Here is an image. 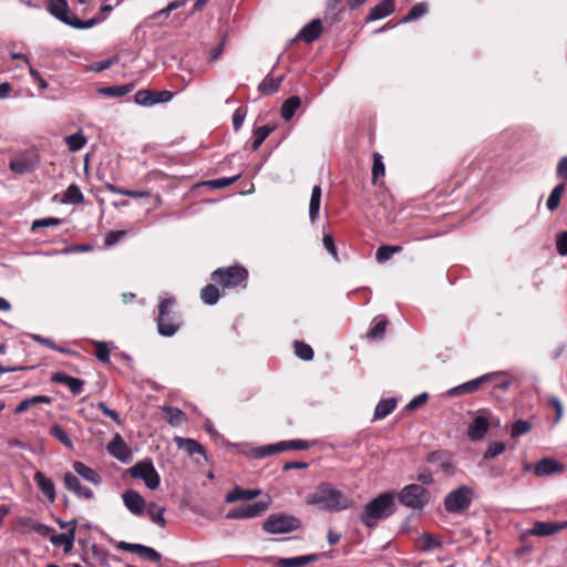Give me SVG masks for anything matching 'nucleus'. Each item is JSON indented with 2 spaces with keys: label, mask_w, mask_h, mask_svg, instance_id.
<instances>
[{
  "label": "nucleus",
  "mask_w": 567,
  "mask_h": 567,
  "mask_svg": "<svg viewBox=\"0 0 567 567\" xmlns=\"http://www.w3.org/2000/svg\"><path fill=\"white\" fill-rule=\"evenodd\" d=\"M307 504L316 505L328 512H341L352 507L353 501L330 484L322 483L308 495Z\"/></svg>",
  "instance_id": "nucleus-1"
},
{
  "label": "nucleus",
  "mask_w": 567,
  "mask_h": 567,
  "mask_svg": "<svg viewBox=\"0 0 567 567\" xmlns=\"http://www.w3.org/2000/svg\"><path fill=\"white\" fill-rule=\"evenodd\" d=\"M394 499V492H385L365 504L360 516L362 524L372 528L377 526L381 519L391 516L395 511Z\"/></svg>",
  "instance_id": "nucleus-2"
},
{
  "label": "nucleus",
  "mask_w": 567,
  "mask_h": 567,
  "mask_svg": "<svg viewBox=\"0 0 567 567\" xmlns=\"http://www.w3.org/2000/svg\"><path fill=\"white\" fill-rule=\"evenodd\" d=\"M175 298H163L158 305L156 318L157 331L163 337H173L182 326L181 316L174 311Z\"/></svg>",
  "instance_id": "nucleus-3"
},
{
  "label": "nucleus",
  "mask_w": 567,
  "mask_h": 567,
  "mask_svg": "<svg viewBox=\"0 0 567 567\" xmlns=\"http://www.w3.org/2000/svg\"><path fill=\"white\" fill-rule=\"evenodd\" d=\"M399 502L405 507L422 511L431 499L430 492L420 484H409L398 494Z\"/></svg>",
  "instance_id": "nucleus-4"
},
{
  "label": "nucleus",
  "mask_w": 567,
  "mask_h": 567,
  "mask_svg": "<svg viewBox=\"0 0 567 567\" xmlns=\"http://www.w3.org/2000/svg\"><path fill=\"white\" fill-rule=\"evenodd\" d=\"M474 492L471 487L462 485L451 491L444 498V507L451 514H462L472 504Z\"/></svg>",
  "instance_id": "nucleus-5"
},
{
  "label": "nucleus",
  "mask_w": 567,
  "mask_h": 567,
  "mask_svg": "<svg viewBox=\"0 0 567 567\" xmlns=\"http://www.w3.org/2000/svg\"><path fill=\"white\" fill-rule=\"evenodd\" d=\"M247 277V269L238 265L218 268L212 274V279L225 289L238 287Z\"/></svg>",
  "instance_id": "nucleus-6"
},
{
  "label": "nucleus",
  "mask_w": 567,
  "mask_h": 567,
  "mask_svg": "<svg viewBox=\"0 0 567 567\" xmlns=\"http://www.w3.org/2000/svg\"><path fill=\"white\" fill-rule=\"evenodd\" d=\"M132 477L142 480L150 489H156L161 484V477L151 458H144L128 468Z\"/></svg>",
  "instance_id": "nucleus-7"
},
{
  "label": "nucleus",
  "mask_w": 567,
  "mask_h": 567,
  "mask_svg": "<svg viewBox=\"0 0 567 567\" xmlns=\"http://www.w3.org/2000/svg\"><path fill=\"white\" fill-rule=\"evenodd\" d=\"M300 527V520L291 515L274 514L262 524L265 532L269 534H285L297 530Z\"/></svg>",
  "instance_id": "nucleus-8"
},
{
  "label": "nucleus",
  "mask_w": 567,
  "mask_h": 567,
  "mask_svg": "<svg viewBox=\"0 0 567 567\" xmlns=\"http://www.w3.org/2000/svg\"><path fill=\"white\" fill-rule=\"evenodd\" d=\"M269 508V502L258 501L254 504H246L231 508L226 518L229 519H248L262 515Z\"/></svg>",
  "instance_id": "nucleus-9"
},
{
  "label": "nucleus",
  "mask_w": 567,
  "mask_h": 567,
  "mask_svg": "<svg viewBox=\"0 0 567 567\" xmlns=\"http://www.w3.org/2000/svg\"><path fill=\"white\" fill-rule=\"evenodd\" d=\"M39 166V157L34 150H28L16 158L11 159L9 167L17 174H28Z\"/></svg>",
  "instance_id": "nucleus-10"
},
{
  "label": "nucleus",
  "mask_w": 567,
  "mask_h": 567,
  "mask_svg": "<svg viewBox=\"0 0 567 567\" xmlns=\"http://www.w3.org/2000/svg\"><path fill=\"white\" fill-rule=\"evenodd\" d=\"M174 94L171 91H151V90H138L134 100L136 104L142 106H152L158 103H166L173 99Z\"/></svg>",
  "instance_id": "nucleus-11"
},
{
  "label": "nucleus",
  "mask_w": 567,
  "mask_h": 567,
  "mask_svg": "<svg viewBox=\"0 0 567 567\" xmlns=\"http://www.w3.org/2000/svg\"><path fill=\"white\" fill-rule=\"evenodd\" d=\"M499 375H502L501 372H493V373H487V374H484L482 377H478L476 379H473L471 381H467L461 385H457L451 390H449V395L451 396H456V395H461V394H464V393H473V392H476L480 386L488 381H492V380H495L497 379Z\"/></svg>",
  "instance_id": "nucleus-12"
},
{
  "label": "nucleus",
  "mask_w": 567,
  "mask_h": 567,
  "mask_svg": "<svg viewBox=\"0 0 567 567\" xmlns=\"http://www.w3.org/2000/svg\"><path fill=\"white\" fill-rule=\"evenodd\" d=\"M425 461L431 464H435L440 470L447 476H452L455 473V466L450 452L445 450H437L430 452L425 456Z\"/></svg>",
  "instance_id": "nucleus-13"
},
{
  "label": "nucleus",
  "mask_w": 567,
  "mask_h": 567,
  "mask_svg": "<svg viewBox=\"0 0 567 567\" xmlns=\"http://www.w3.org/2000/svg\"><path fill=\"white\" fill-rule=\"evenodd\" d=\"M116 547L124 551L135 553L138 556L154 563H159L162 559V555L157 550H155L153 547H148L142 544L120 542Z\"/></svg>",
  "instance_id": "nucleus-14"
},
{
  "label": "nucleus",
  "mask_w": 567,
  "mask_h": 567,
  "mask_svg": "<svg viewBox=\"0 0 567 567\" xmlns=\"http://www.w3.org/2000/svg\"><path fill=\"white\" fill-rule=\"evenodd\" d=\"M107 450L112 456L122 463L132 461V451L124 442L120 434H116L107 445Z\"/></svg>",
  "instance_id": "nucleus-15"
},
{
  "label": "nucleus",
  "mask_w": 567,
  "mask_h": 567,
  "mask_svg": "<svg viewBox=\"0 0 567 567\" xmlns=\"http://www.w3.org/2000/svg\"><path fill=\"white\" fill-rule=\"evenodd\" d=\"M63 483L66 489L74 493L80 498L92 499L94 497L93 491L82 486L78 476L70 472L63 475Z\"/></svg>",
  "instance_id": "nucleus-16"
},
{
  "label": "nucleus",
  "mask_w": 567,
  "mask_h": 567,
  "mask_svg": "<svg viewBox=\"0 0 567 567\" xmlns=\"http://www.w3.org/2000/svg\"><path fill=\"white\" fill-rule=\"evenodd\" d=\"M124 505L134 515H143L145 509V499L134 489H127L122 495Z\"/></svg>",
  "instance_id": "nucleus-17"
},
{
  "label": "nucleus",
  "mask_w": 567,
  "mask_h": 567,
  "mask_svg": "<svg viewBox=\"0 0 567 567\" xmlns=\"http://www.w3.org/2000/svg\"><path fill=\"white\" fill-rule=\"evenodd\" d=\"M51 381L54 383L66 385L73 395L81 394L85 384V382L82 379H78L62 372L53 373L51 375Z\"/></svg>",
  "instance_id": "nucleus-18"
},
{
  "label": "nucleus",
  "mask_w": 567,
  "mask_h": 567,
  "mask_svg": "<svg viewBox=\"0 0 567 567\" xmlns=\"http://www.w3.org/2000/svg\"><path fill=\"white\" fill-rule=\"evenodd\" d=\"M488 427V420L483 415H477L473 419L472 423L467 427V436L471 441H480L485 436Z\"/></svg>",
  "instance_id": "nucleus-19"
},
{
  "label": "nucleus",
  "mask_w": 567,
  "mask_h": 567,
  "mask_svg": "<svg viewBox=\"0 0 567 567\" xmlns=\"http://www.w3.org/2000/svg\"><path fill=\"white\" fill-rule=\"evenodd\" d=\"M567 527V522L564 523H550V522H536L533 528L529 530V535L534 536H549L554 535Z\"/></svg>",
  "instance_id": "nucleus-20"
},
{
  "label": "nucleus",
  "mask_w": 567,
  "mask_h": 567,
  "mask_svg": "<svg viewBox=\"0 0 567 567\" xmlns=\"http://www.w3.org/2000/svg\"><path fill=\"white\" fill-rule=\"evenodd\" d=\"M33 481L37 484L38 488L42 492L43 495L48 498L50 503L55 502V487L53 482L45 476L41 471H37L33 476Z\"/></svg>",
  "instance_id": "nucleus-21"
},
{
  "label": "nucleus",
  "mask_w": 567,
  "mask_h": 567,
  "mask_svg": "<svg viewBox=\"0 0 567 567\" xmlns=\"http://www.w3.org/2000/svg\"><path fill=\"white\" fill-rule=\"evenodd\" d=\"M322 556L323 554H309L290 558H280L277 561V567H302L318 561Z\"/></svg>",
  "instance_id": "nucleus-22"
},
{
  "label": "nucleus",
  "mask_w": 567,
  "mask_h": 567,
  "mask_svg": "<svg viewBox=\"0 0 567 567\" xmlns=\"http://www.w3.org/2000/svg\"><path fill=\"white\" fill-rule=\"evenodd\" d=\"M394 10H395L394 0H383L370 9V12H369L365 21L371 22V21L383 19V18L390 16Z\"/></svg>",
  "instance_id": "nucleus-23"
},
{
  "label": "nucleus",
  "mask_w": 567,
  "mask_h": 567,
  "mask_svg": "<svg viewBox=\"0 0 567 567\" xmlns=\"http://www.w3.org/2000/svg\"><path fill=\"white\" fill-rule=\"evenodd\" d=\"M58 19L60 21H62L63 23H65L70 27H73L75 29H90V28L94 27L96 23H99L101 20H103L104 17L103 18L94 17L86 21H82L75 14L69 13L64 17L63 12H59Z\"/></svg>",
  "instance_id": "nucleus-24"
},
{
  "label": "nucleus",
  "mask_w": 567,
  "mask_h": 567,
  "mask_svg": "<svg viewBox=\"0 0 567 567\" xmlns=\"http://www.w3.org/2000/svg\"><path fill=\"white\" fill-rule=\"evenodd\" d=\"M563 468H564L563 464H560L559 462H557L554 458L546 457V458L540 460L536 464L534 472L537 476L543 477V476H548L550 474L560 472Z\"/></svg>",
  "instance_id": "nucleus-25"
},
{
  "label": "nucleus",
  "mask_w": 567,
  "mask_h": 567,
  "mask_svg": "<svg viewBox=\"0 0 567 567\" xmlns=\"http://www.w3.org/2000/svg\"><path fill=\"white\" fill-rule=\"evenodd\" d=\"M321 32V21L319 19H315L300 30L298 38L302 39L307 43H311L320 37Z\"/></svg>",
  "instance_id": "nucleus-26"
},
{
  "label": "nucleus",
  "mask_w": 567,
  "mask_h": 567,
  "mask_svg": "<svg viewBox=\"0 0 567 567\" xmlns=\"http://www.w3.org/2000/svg\"><path fill=\"white\" fill-rule=\"evenodd\" d=\"M261 494L260 489H244L239 486H236L233 491H230L226 497V503H235L239 501H251Z\"/></svg>",
  "instance_id": "nucleus-27"
},
{
  "label": "nucleus",
  "mask_w": 567,
  "mask_h": 567,
  "mask_svg": "<svg viewBox=\"0 0 567 567\" xmlns=\"http://www.w3.org/2000/svg\"><path fill=\"white\" fill-rule=\"evenodd\" d=\"M74 540H75L74 529H69L66 533H62V534L53 533V535L51 536V539H50V542L53 546H56V547L62 546L65 554H68L72 550V548L74 546Z\"/></svg>",
  "instance_id": "nucleus-28"
},
{
  "label": "nucleus",
  "mask_w": 567,
  "mask_h": 567,
  "mask_svg": "<svg viewBox=\"0 0 567 567\" xmlns=\"http://www.w3.org/2000/svg\"><path fill=\"white\" fill-rule=\"evenodd\" d=\"M73 470L79 476L94 485H100L102 482L97 472L80 461L73 463Z\"/></svg>",
  "instance_id": "nucleus-29"
},
{
  "label": "nucleus",
  "mask_w": 567,
  "mask_h": 567,
  "mask_svg": "<svg viewBox=\"0 0 567 567\" xmlns=\"http://www.w3.org/2000/svg\"><path fill=\"white\" fill-rule=\"evenodd\" d=\"M284 81V75L271 76L267 75L258 85V91L262 95H270L278 91Z\"/></svg>",
  "instance_id": "nucleus-30"
},
{
  "label": "nucleus",
  "mask_w": 567,
  "mask_h": 567,
  "mask_svg": "<svg viewBox=\"0 0 567 567\" xmlns=\"http://www.w3.org/2000/svg\"><path fill=\"white\" fill-rule=\"evenodd\" d=\"M321 204V186L315 185L311 190V197L309 203V218L311 223H316L319 218Z\"/></svg>",
  "instance_id": "nucleus-31"
},
{
  "label": "nucleus",
  "mask_w": 567,
  "mask_h": 567,
  "mask_svg": "<svg viewBox=\"0 0 567 567\" xmlns=\"http://www.w3.org/2000/svg\"><path fill=\"white\" fill-rule=\"evenodd\" d=\"M389 324L388 319L384 316H378L370 328V330L367 333V337L369 339L373 340H381L384 337L386 327Z\"/></svg>",
  "instance_id": "nucleus-32"
},
{
  "label": "nucleus",
  "mask_w": 567,
  "mask_h": 567,
  "mask_svg": "<svg viewBox=\"0 0 567 567\" xmlns=\"http://www.w3.org/2000/svg\"><path fill=\"white\" fill-rule=\"evenodd\" d=\"M300 105L301 99L298 95H292L288 97L281 105V117L285 121H290L295 116V113L300 107Z\"/></svg>",
  "instance_id": "nucleus-33"
},
{
  "label": "nucleus",
  "mask_w": 567,
  "mask_h": 567,
  "mask_svg": "<svg viewBox=\"0 0 567 567\" xmlns=\"http://www.w3.org/2000/svg\"><path fill=\"white\" fill-rule=\"evenodd\" d=\"M174 442L177 444V446L179 449H184L188 455L205 453L203 445L193 439H184V437L176 436L174 439Z\"/></svg>",
  "instance_id": "nucleus-34"
},
{
  "label": "nucleus",
  "mask_w": 567,
  "mask_h": 567,
  "mask_svg": "<svg viewBox=\"0 0 567 567\" xmlns=\"http://www.w3.org/2000/svg\"><path fill=\"white\" fill-rule=\"evenodd\" d=\"M396 406V400L393 398L381 400L375 409L373 417L375 420H382L386 417Z\"/></svg>",
  "instance_id": "nucleus-35"
},
{
  "label": "nucleus",
  "mask_w": 567,
  "mask_h": 567,
  "mask_svg": "<svg viewBox=\"0 0 567 567\" xmlns=\"http://www.w3.org/2000/svg\"><path fill=\"white\" fill-rule=\"evenodd\" d=\"M274 131V126L270 125H264L256 127L252 131V142H251V148L252 151H257L261 144L265 142V140L270 135V133Z\"/></svg>",
  "instance_id": "nucleus-36"
},
{
  "label": "nucleus",
  "mask_w": 567,
  "mask_h": 567,
  "mask_svg": "<svg viewBox=\"0 0 567 567\" xmlns=\"http://www.w3.org/2000/svg\"><path fill=\"white\" fill-rule=\"evenodd\" d=\"M220 298L219 289L213 285L208 284L200 290V299L204 303L208 306H213L218 302Z\"/></svg>",
  "instance_id": "nucleus-37"
},
{
  "label": "nucleus",
  "mask_w": 567,
  "mask_h": 567,
  "mask_svg": "<svg viewBox=\"0 0 567 567\" xmlns=\"http://www.w3.org/2000/svg\"><path fill=\"white\" fill-rule=\"evenodd\" d=\"M163 411L165 413V420L173 426L179 425L186 419L185 413L178 408L165 405L163 406Z\"/></svg>",
  "instance_id": "nucleus-38"
},
{
  "label": "nucleus",
  "mask_w": 567,
  "mask_h": 567,
  "mask_svg": "<svg viewBox=\"0 0 567 567\" xmlns=\"http://www.w3.org/2000/svg\"><path fill=\"white\" fill-rule=\"evenodd\" d=\"M165 507L158 506L156 503H150L147 506V514L151 518V520L161 526L164 527L166 525V519L164 517Z\"/></svg>",
  "instance_id": "nucleus-39"
},
{
  "label": "nucleus",
  "mask_w": 567,
  "mask_h": 567,
  "mask_svg": "<svg viewBox=\"0 0 567 567\" xmlns=\"http://www.w3.org/2000/svg\"><path fill=\"white\" fill-rule=\"evenodd\" d=\"M133 89L132 84L127 85H114V86H104L99 89V93L109 97H122L130 93Z\"/></svg>",
  "instance_id": "nucleus-40"
},
{
  "label": "nucleus",
  "mask_w": 567,
  "mask_h": 567,
  "mask_svg": "<svg viewBox=\"0 0 567 567\" xmlns=\"http://www.w3.org/2000/svg\"><path fill=\"white\" fill-rule=\"evenodd\" d=\"M63 202L66 204H82L84 202V196L80 189V187L75 184H71L63 195Z\"/></svg>",
  "instance_id": "nucleus-41"
},
{
  "label": "nucleus",
  "mask_w": 567,
  "mask_h": 567,
  "mask_svg": "<svg viewBox=\"0 0 567 567\" xmlns=\"http://www.w3.org/2000/svg\"><path fill=\"white\" fill-rule=\"evenodd\" d=\"M565 188L566 186L564 183H560L553 188L546 203L548 210L554 212L555 209L558 208Z\"/></svg>",
  "instance_id": "nucleus-42"
},
{
  "label": "nucleus",
  "mask_w": 567,
  "mask_h": 567,
  "mask_svg": "<svg viewBox=\"0 0 567 567\" xmlns=\"http://www.w3.org/2000/svg\"><path fill=\"white\" fill-rule=\"evenodd\" d=\"M50 435L58 440L61 444H63L68 449L73 447V442L69 434L64 431V429L59 424H53L50 427Z\"/></svg>",
  "instance_id": "nucleus-43"
},
{
  "label": "nucleus",
  "mask_w": 567,
  "mask_h": 567,
  "mask_svg": "<svg viewBox=\"0 0 567 567\" xmlns=\"http://www.w3.org/2000/svg\"><path fill=\"white\" fill-rule=\"evenodd\" d=\"M278 445H279L280 452L292 451V450L302 451V450H308L311 446V444L308 441L300 440V439L281 441V442H278Z\"/></svg>",
  "instance_id": "nucleus-44"
},
{
  "label": "nucleus",
  "mask_w": 567,
  "mask_h": 567,
  "mask_svg": "<svg viewBox=\"0 0 567 567\" xmlns=\"http://www.w3.org/2000/svg\"><path fill=\"white\" fill-rule=\"evenodd\" d=\"M402 250L401 246H381L375 252V259L379 264H383L392 258V256Z\"/></svg>",
  "instance_id": "nucleus-45"
},
{
  "label": "nucleus",
  "mask_w": 567,
  "mask_h": 567,
  "mask_svg": "<svg viewBox=\"0 0 567 567\" xmlns=\"http://www.w3.org/2000/svg\"><path fill=\"white\" fill-rule=\"evenodd\" d=\"M293 348H295V353L299 359L305 360V361H310L313 359L315 352L309 344H307L302 341H295Z\"/></svg>",
  "instance_id": "nucleus-46"
},
{
  "label": "nucleus",
  "mask_w": 567,
  "mask_h": 567,
  "mask_svg": "<svg viewBox=\"0 0 567 567\" xmlns=\"http://www.w3.org/2000/svg\"><path fill=\"white\" fill-rule=\"evenodd\" d=\"M279 452H280L279 445H278V443H275V444H268V445L255 447L251 450L250 454L255 458H264V457H267L269 455H272V454L279 453Z\"/></svg>",
  "instance_id": "nucleus-47"
},
{
  "label": "nucleus",
  "mask_w": 567,
  "mask_h": 567,
  "mask_svg": "<svg viewBox=\"0 0 567 567\" xmlns=\"http://www.w3.org/2000/svg\"><path fill=\"white\" fill-rule=\"evenodd\" d=\"M427 4L425 2H420L413 6L408 14L402 19V22H410L422 18L427 12Z\"/></svg>",
  "instance_id": "nucleus-48"
},
{
  "label": "nucleus",
  "mask_w": 567,
  "mask_h": 567,
  "mask_svg": "<svg viewBox=\"0 0 567 567\" xmlns=\"http://www.w3.org/2000/svg\"><path fill=\"white\" fill-rule=\"evenodd\" d=\"M65 143L71 152L80 151L86 143V138L82 133H75L65 137Z\"/></svg>",
  "instance_id": "nucleus-49"
},
{
  "label": "nucleus",
  "mask_w": 567,
  "mask_h": 567,
  "mask_svg": "<svg viewBox=\"0 0 567 567\" xmlns=\"http://www.w3.org/2000/svg\"><path fill=\"white\" fill-rule=\"evenodd\" d=\"M532 429V423L529 421H526V420H517L516 422L513 423L512 425V429H511V436L513 439H516L520 435H524L526 434L527 432H529Z\"/></svg>",
  "instance_id": "nucleus-50"
},
{
  "label": "nucleus",
  "mask_w": 567,
  "mask_h": 567,
  "mask_svg": "<svg viewBox=\"0 0 567 567\" xmlns=\"http://www.w3.org/2000/svg\"><path fill=\"white\" fill-rule=\"evenodd\" d=\"M50 13L58 19L59 12H63L64 17L69 14V6L66 0H50L49 1Z\"/></svg>",
  "instance_id": "nucleus-51"
},
{
  "label": "nucleus",
  "mask_w": 567,
  "mask_h": 567,
  "mask_svg": "<svg viewBox=\"0 0 567 567\" xmlns=\"http://www.w3.org/2000/svg\"><path fill=\"white\" fill-rule=\"evenodd\" d=\"M61 224H62V220L56 217L40 218V219H35L32 223L31 230L35 231L38 228H43V227H56V226H60Z\"/></svg>",
  "instance_id": "nucleus-52"
},
{
  "label": "nucleus",
  "mask_w": 567,
  "mask_h": 567,
  "mask_svg": "<svg viewBox=\"0 0 567 567\" xmlns=\"http://www.w3.org/2000/svg\"><path fill=\"white\" fill-rule=\"evenodd\" d=\"M25 524L27 523H31L30 524V527L35 532L38 533L39 535L43 536V537H49L51 539V536L53 535L54 533V529L45 524H42V523H35V522H32L30 518H27L23 520Z\"/></svg>",
  "instance_id": "nucleus-53"
},
{
  "label": "nucleus",
  "mask_w": 567,
  "mask_h": 567,
  "mask_svg": "<svg viewBox=\"0 0 567 567\" xmlns=\"http://www.w3.org/2000/svg\"><path fill=\"white\" fill-rule=\"evenodd\" d=\"M506 446L503 442H493L488 445L484 453V460L494 458L505 451Z\"/></svg>",
  "instance_id": "nucleus-54"
},
{
  "label": "nucleus",
  "mask_w": 567,
  "mask_h": 567,
  "mask_svg": "<svg viewBox=\"0 0 567 567\" xmlns=\"http://www.w3.org/2000/svg\"><path fill=\"white\" fill-rule=\"evenodd\" d=\"M385 172L384 164L382 162V156L379 153H374L373 155V165H372V178L377 181L379 176H383Z\"/></svg>",
  "instance_id": "nucleus-55"
},
{
  "label": "nucleus",
  "mask_w": 567,
  "mask_h": 567,
  "mask_svg": "<svg viewBox=\"0 0 567 567\" xmlns=\"http://www.w3.org/2000/svg\"><path fill=\"white\" fill-rule=\"evenodd\" d=\"M342 0H330L327 4L326 14L330 17L332 21H339V14L341 12L340 4Z\"/></svg>",
  "instance_id": "nucleus-56"
},
{
  "label": "nucleus",
  "mask_w": 567,
  "mask_h": 567,
  "mask_svg": "<svg viewBox=\"0 0 567 567\" xmlns=\"http://www.w3.org/2000/svg\"><path fill=\"white\" fill-rule=\"evenodd\" d=\"M95 357L97 358V360L104 363L110 361V350L105 342H95Z\"/></svg>",
  "instance_id": "nucleus-57"
},
{
  "label": "nucleus",
  "mask_w": 567,
  "mask_h": 567,
  "mask_svg": "<svg viewBox=\"0 0 567 567\" xmlns=\"http://www.w3.org/2000/svg\"><path fill=\"white\" fill-rule=\"evenodd\" d=\"M246 114L247 111L243 107H238L237 110H235L233 114V126L236 132H238L241 128Z\"/></svg>",
  "instance_id": "nucleus-58"
},
{
  "label": "nucleus",
  "mask_w": 567,
  "mask_h": 567,
  "mask_svg": "<svg viewBox=\"0 0 567 567\" xmlns=\"http://www.w3.org/2000/svg\"><path fill=\"white\" fill-rule=\"evenodd\" d=\"M323 246L327 249V251L333 257V259L339 260L337 247L334 244V239L330 234H326L323 236Z\"/></svg>",
  "instance_id": "nucleus-59"
},
{
  "label": "nucleus",
  "mask_w": 567,
  "mask_h": 567,
  "mask_svg": "<svg viewBox=\"0 0 567 567\" xmlns=\"http://www.w3.org/2000/svg\"><path fill=\"white\" fill-rule=\"evenodd\" d=\"M117 62V58H111V59H106V60H102V61H97V62H94L91 66H90V70L91 71H94V72H102L109 68H111L113 64H115Z\"/></svg>",
  "instance_id": "nucleus-60"
},
{
  "label": "nucleus",
  "mask_w": 567,
  "mask_h": 567,
  "mask_svg": "<svg viewBox=\"0 0 567 567\" xmlns=\"http://www.w3.org/2000/svg\"><path fill=\"white\" fill-rule=\"evenodd\" d=\"M556 249L560 256H567V231H561L557 235Z\"/></svg>",
  "instance_id": "nucleus-61"
},
{
  "label": "nucleus",
  "mask_w": 567,
  "mask_h": 567,
  "mask_svg": "<svg viewBox=\"0 0 567 567\" xmlns=\"http://www.w3.org/2000/svg\"><path fill=\"white\" fill-rule=\"evenodd\" d=\"M417 481L423 485H432L434 483L431 471L426 467H421L417 474Z\"/></svg>",
  "instance_id": "nucleus-62"
},
{
  "label": "nucleus",
  "mask_w": 567,
  "mask_h": 567,
  "mask_svg": "<svg viewBox=\"0 0 567 567\" xmlns=\"http://www.w3.org/2000/svg\"><path fill=\"white\" fill-rule=\"evenodd\" d=\"M429 399V395L427 393H421L419 395H416L414 399H412L408 405H406V410L409 411H413L415 409H417L419 406L423 405L424 403H426Z\"/></svg>",
  "instance_id": "nucleus-63"
},
{
  "label": "nucleus",
  "mask_w": 567,
  "mask_h": 567,
  "mask_svg": "<svg viewBox=\"0 0 567 567\" xmlns=\"http://www.w3.org/2000/svg\"><path fill=\"white\" fill-rule=\"evenodd\" d=\"M556 175L558 178L567 181V156H564L557 164Z\"/></svg>",
  "instance_id": "nucleus-64"
}]
</instances>
